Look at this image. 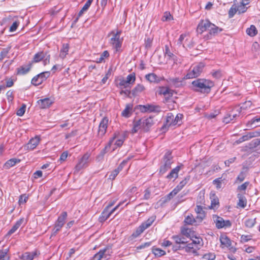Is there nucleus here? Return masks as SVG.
Masks as SVG:
<instances>
[{"label": "nucleus", "mask_w": 260, "mask_h": 260, "mask_svg": "<svg viewBox=\"0 0 260 260\" xmlns=\"http://www.w3.org/2000/svg\"><path fill=\"white\" fill-rule=\"evenodd\" d=\"M169 88L165 87H160L158 90V94H163L164 96H167L169 92Z\"/></svg>", "instance_id": "obj_55"}, {"label": "nucleus", "mask_w": 260, "mask_h": 260, "mask_svg": "<svg viewBox=\"0 0 260 260\" xmlns=\"http://www.w3.org/2000/svg\"><path fill=\"white\" fill-rule=\"evenodd\" d=\"M154 121L152 117H143L139 120L135 119L133 121V127L132 129L133 134L138 132L141 129L142 132L147 133L150 131V128L154 125Z\"/></svg>", "instance_id": "obj_1"}, {"label": "nucleus", "mask_w": 260, "mask_h": 260, "mask_svg": "<svg viewBox=\"0 0 260 260\" xmlns=\"http://www.w3.org/2000/svg\"><path fill=\"white\" fill-rule=\"evenodd\" d=\"M36 255V252H25L21 255V258L22 260H32Z\"/></svg>", "instance_id": "obj_32"}, {"label": "nucleus", "mask_w": 260, "mask_h": 260, "mask_svg": "<svg viewBox=\"0 0 260 260\" xmlns=\"http://www.w3.org/2000/svg\"><path fill=\"white\" fill-rule=\"evenodd\" d=\"M144 231V227L140 225L131 235V239L132 240L139 237Z\"/></svg>", "instance_id": "obj_34"}, {"label": "nucleus", "mask_w": 260, "mask_h": 260, "mask_svg": "<svg viewBox=\"0 0 260 260\" xmlns=\"http://www.w3.org/2000/svg\"><path fill=\"white\" fill-rule=\"evenodd\" d=\"M242 137H243V139H244V140L245 141H247L252 138L255 137V136H254V132H249V133H247V134L243 135L242 136Z\"/></svg>", "instance_id": "obj_58"}, {"label": "nucleus", "mask_w": 260, "mask_h": 260, "mask_svg": "<svg viewBox=\"0 0 260 260\" xmlns=\"http://www.w3.org/2000/svg\"><path fill=\"white\" fill-rule=\"evenodd\" d=\"M53 103V102L49 98L39 100L38 104L41 109L49 108Z\"/></svg>", "instance_id": "obj_16"}, {"label": "nucleus", "mask_w": 260, "mask_h": 260, "mask_svg": "<svg viewBox=\"0 0 260 260\" xmlns=\"http://www.w3.org/2000/svg\"><path fill=\"white\" fill-rule=\"evenodd\" d=\"M153 253L156 256H161L166 254V252L159 248H155L153 250Z\"/></svg>", "instance_id": "obj_51"}, {"label": "nucleus", "mask_w": 260, "mask_h": 260, "mask_svg": "<svg viewBox=\"0 0 260 260\" xmlns=\"http://www.w3.org/2000/svg\"><path fill=\"white\" fill-rule=\"evenodd\" d=\"M223 30L222 28H219L216 26L214 24L211 22L209 28V34L210 35L215 36L219 32Z\"/></svg>", "instance_id": "obj_19"}, {"label": "nucleus", "mask_w": 260, "mask_h": 260, "mask_svg": "<svg viewBox=\"0 0 260 260\" xmlns=\"http://www.w3.org/2000/svg\"><path fill=\"white\" fill-rule=\"evenodd\" d=\"M69 49V45L68 44H63L60 51L59 57L64 59L68 54Z\"/></svg>", "instance_id": "obj_26"}, {"label": "nucleus", "mask_w": 260, "mask_h": 260, "mask_svg": "<svg viewBox=\"0 0 260 260\" xmlns=\"http://www.w3.org/2000/svg\"><path fill=\"white\" fill-rule=\"evenodd\" d=\"M182 165L178 166L172 169L170 173L167 175V178L169 179H176L178 177V173L182 167Z\"/></svg>", "instance_id": "obj_17"}, {"label": "nucleus", "mask_w": 260, "mask_h": 260, "mask_svg": "<svg viewBox=\"0 0 260 260\" xmlns=\"http://www.w3.org/2000/svg\"><path fill=\"white\" fill-rule=\"evenodd\" d=\"M204 194L205 191L204 190H201L199 192L197 197V203L200 204H204V203L205 202Z\"/></svg>", "instance_id": "obj_45"}, {"label": "nucleus", "mask_w": 260, "mask_h": 260, "mask_svg": "<svg viewBox=\"0 0 260 260\" xmlns=\"http://www.w3.org/2000/svg\"><path fill=\"white\" fill-rule=\"evenodd\" d=\"M24 221V218H22L18 220L15 224L13 226L11 229L8 232L7 235L10 236L15 233L17 230L23 222Z\"/></svg>", "instance_id": "obj_21"}, {"label": "nucleus", "mask_w": 260, "mask_h": 260, "mask_svg": "<svg viewBox=\"0 0 260 260\" xmlns=\"http://www.w3.org/2000/svg\"><path fill=\"white\" fill-rule=\"evenodd\" d=\"M108 119L107 117H104L99 124L98 136L102 137L106 133L108 127Z\"/></svg>", "instance_id": "obj_9"}, {"label": "nucleus", "mask_w": 260, "mask_h": 260, "mask_svg": "<svg viewBox=\"0 0 260 260\" xmlns=\"http://www.w3.org/2000/svg\"><path fill=\"white\" fill-rule=\"evenodd\" d=\"M197 221H198V220L196 219V218L195 219L192 215H188L184 220V222L186 224L189 225H192Z\"/></svg>", "instance_id": "obj_41"}, {"label": "nucleus", "mask_w": 260, "mask_h": 260, "mask_svg": "<svg viewBox=\"0 0 260 260\" xmlns=\"http://www.w3.org/2000/svg\"><path fill=\"white\" fill-rule=\"evenodd\" d=\"M19 22L18 21H15L13 23L12 25L10 26L9 31L11 32H13L15 31L19 25Z\"/></svg>", "instance_id": "obj_64"}, {"label": "nucleus", "mask_w": 260, "mask_h": 260, "mask_svg": "<svg viewBox=\"0 0 260 260\" xmlns=\"http://www.w3.org/2000/svg\"><path fill=\"white\" fill-rule=\"evenodd\" d=\"M220 241L221 245L228 247L232 245V241L226 236L221 235L220 237Z\"/></svg>", "instance_id": "obj_27"}, {"label": "nucleus", "mask_w": 260, "mask_h": 260, "mask_svg": "<svg viewBox=\"0 0 260 260\" xmlns=\"http://www.w3.org/2000/svg\"><path fill=\"white\" fill-rule=\"evenodd\" d=\"M185 46L188 48L191 49L194 46V42L192 40L189 41L187 39H186L184 43L183 44V47L185 48Z\"/></svg>", "instance_id": "obj_50"}, {"label": "nucleus", "mask_w": 260, "mask_h": 260, "mask_svg": "<svg viewBox=\"0 0 260 260\" xmlns=\"http://www.w3.org/2000/svg\"><path fill=\"white\" fill-rule=\"evenodd\" d=\"M203 258L206 260H214L215 255L214 253H209L203 255Z\"/></svg>", "instance_id": "obj_57"}, {"label": "nucleus", "mask_w": 260, "mask_h": 260, "mask_svg": "<svg viewBox=\"0 0 260 260\" xmlns=\"http://www.w3.org/2000/svg\"><path fill=\"white\" fill-rule=\"evenodd\" d=\"M151 197V190L149 188H147L144 191V195L143 199L145 200H149Z\"/></svg>", "instance_id": "obj_60"}, {"label": "nucleus", "mask_w": 260, "mask_h": 260, "mask_svg": "<svg viewBox=\"0 0 260 260\" xmlns=\"http://www.w3.org/2000/svg\"><path fill=\"white\" fill-rule=\"evenodd\" d=\"M194 239H191L192 242V243H193V245L196 247L197 249H199L200 248V246H202V244H201V242H202V239L200 238L197 237L194 235Z\"/></svg>", "instance_id": "obj_37"}, {"label": "nucleus", "mask_w": 260, "mask_h": 260, "mask_svg": "<svg viewBox=\"0 0 260 260\" xmlns=\"http://www.w3.org/2000/svg\"><path fill=\"white\" fill-rule=\"evenodd\" d=\"M50 75L49 72H44L35 76L31 80L32 84L39 85L45 80Z\"/></svg>", "instance_id": "obj_6"}, {"label": "nucleus", "mask_w": 260, "mask_h": 260, "mask_svg": "<svg viewBox=\"0 0 260 260\" xmlns=\"http://www.w3.org/2000/svg\"><path fill=\"white\" fill-rule=\"evenodd\" d=\"M183 115L181 114H177V115L176 116L175 118V119L173 120V118H174V116L173 115H171V116H167V123H169V125H171V124H173V125H176L177 124H178L179 125L180 124V123H179L182 118H183Z\"/></svg>", "instance_id": "obj_11"}, {"label": "nucleus", "mask_w": 260, "mask_h": 260, "mask_svg": "<svg viewBox=\"0 0 260 260\" xmlns=\"http://www.w3.org/2000/svg\"><path fill=\"white\" fill-rule=\"evenodd\" d=\"M214 222L216 224V226L218 229L224 228V219L223 218L216 216V219H214Z\"/></svg>", "instance_id": "obj_36"}, {"label": "nucleus", "mask_w": 260, "mask_h": 260, "mask_svg": "<svg viewBox=\"0 0 260 260\" xmlns=\"http://www.w3.org/2000/svg\"><path fill=\"white\" fill-rule=\"evenodd\" d=\"M178 192L174 189L167 196L162 198V202L166 203L170 201Z\"/></svg>", "instance_id": "obj_35"}, {"label": "nucleus", "mask_w": 260, "mask_h": 260, "mask_svg": "<svg viewBox=\"0 0 260 260\" xmlns=\"http://www.w3.org/2000/svg\"><path fill=\"white\" fill-rule=\"evenodd\" d=\"M257 31L255 26L251 25L246 29V33L251 37H254L257 34Z\"/></svg>", "instance_id": "obj_38"}, {"label": "nucleus", "mask_w": 260, "mask_h": 260, "mask_svg": "<svg viewBox=\"0 0 260 260\" xmlns=\"http://www.w3.org/2000/svg\"><path fill=\"white\" fill-rule=\"evenodd\" d=\"M6 96L9 102H12L14 99L13 91L10 90L7 91Z\"/></svg>", "instance_id": "obj_62"}, {"label": "nucleus", "mask_w": 260, "mask_h": 260, "mask_svg": "<svg viewBox=\"0 0 260 260\" xmlns=\"http://www.w3.org/2000/svg\"><path fill=\"white\" fill-rule=\"evenodd\" d=\"M211 74L214 78L217 79L220 78L222 75L220 70L214 71Z\"/></svg>", "instance_id": "obj_63"}, {"label": "nucleus", "mask_w": 260, "mask_h": 260, "mask_svg": "<svg viewBox=\"0 0 260 260\" xmlns=\"http://www.w3.org/2000/svg\"><path fill=\"white\" fill-rule=\"evenodd\" d=\"M238 12L239 14L243 13L245 12L247 10V7H246L245 5H244L242 3H240V5L237 6Z\"/></svg>", "instance_id": "obj_49"}, {"label": "nucleus", "mask_w": 260, "mask_h": 260, "mask_svg": "<svg viewBox=\"0 0 260 260\" xmlns=\"http://www.w3.org/2000/svg\"><path fill=\"white\" fill-rule=\"evenodd\" d=\"M165 55L168 57V59L169 60H175L176 58V56L170 51L168 45H165Z\"/></svg>", "instance_id": "obj_33"}, {"label": "nucleus", "mask_w": 260, "mask_h": 260, "mask_svg": "<svg viewBox=\"0 0 260 260\" xmlns=\"http://www.w3.org/2000/svg\"><path fill=\"white\" fill-rule=\"evenodd\" d=\"M138 109L142 113L159 112L160 111L159 106L152 104L140 105L138 106Z\"/></svg>", "instance_id": "obj_5"}, {"label": "nucleus", "mask_w": 260, "mask_h": 260, "mask_svg": "<svg viewBox=\"0 0 260 260\" xmlns=\"http://www.w3.org/2000/svg\"><path fill=\"white\" fill-rule=\"evenodd\" d=\"M126 82L129 84H133L136 80V77L135 73H132L129 74L127 77L126 79H125Z\"/></svg>", "instance_id": "obj_48"}, {"label": "nucleus", "mask_w": 260, "mask_h": 260, "mask_svg": "<svg viewBox=\"0 0 260 260\" xmlns=\"http://www.w3.org/2000/svg\"><path fill=\"white\" fill-rule=\"evenodd\" d=\"M20 160L17 158H11L7 161L4 165V168L6 169H9L11 167L19 162Z\"/></svg>", "instance_id": "obj_24"}, {"label": "nucleus", "mask_w": 260, "mask_h": 260, "mask_svg": "<svg viewBox=\"0 0 260 260\" xmlns=\"http://www.w3.org/2000/svg\"><path fill=\"white\" fill-rule=\"evenodd\" d=\"M195 211L198 214L196 217V219L198 222H201L205 217V213L203 209L202 206L201 205H197L195 208Z\"/></svg>", "instance_id": "obj_15"}, {"label": "nucleus", "mask_w": 260, "mask_h": 260, "mask_svg": "<svg viewBox=\"0 0 260 260\" xmlns=\"http://www.w3.org/2000/svg\"><path fill=\"white\" fill-rule=\"evenodd\" d=\"M205 64L203 62H200L190 68L184 78L192 79L199 76L203 71Z\"/></svg>", "instance_id": "obj_4"}, {"label": "nucleus", "mask_w": 260, "mask_h": 260, "mask_svg": "<svg viewBox=\"0 0 260 260\" xmlns=\"http://www.w3.org/2000/svg\"><path fill=\"white\" fill-rule=\"evenodd\" d=\"M40 141V137L38 136H36L29 141L28 143L26 144L25 147H26L28 149L33 150L39 144Z\"/></svg>", "instance_id": "obj_13"}, {"label": "nucleus", "mask_w": 260, "mask_h": 260, "mask_svg": "<svg viewBox=\"0 0 260 260\" xmlns=\"http://www.w3.org/2000/svg\"><path fill=\"white\" fill-rule=\"evenodd\" d=\"M191 84L195 91L204 93H209L211 88L214 85L213 81L204 78L197 79L193 81Z\"/></svg>", "instance_id": "obj_2"}, {"label": "nucleus", "mask_w": 260, "mask_h": 260, "mask_svg": "<svg viewBox=\"0 0 260 260\" xmlns=\"http://www.w3.org/2000/svg\"><path fill=\"white\" fill-rule=\"evenodd\" d=\"M238 197L239 198V202L238 203V205L244 208L246 206V200L245 198L240 194H238Z\"/></svg>", "instance_id": "obj_40"}, {"label": "nucleus", "mask_w": 260, "mask_h": 260, "mask_svg": "<svg viewBox=\"0 0 260 260\" xmlns=\"http://www.w3.org/2000/svg\"><path fill=\"white\" fill-rule=\"evenodd\" d=\"M67 217V213L66 212H62L61 215L58 217L57 220L59 222H61L63 224L64 223V220Z\"/></svg>", "instance_id": "obj_56"}, {"label": "nucleus", "mask_w": 260, "mask_h": 260, "mask_svg": "<svg viewBox=\"0 0 260 260\" xmlns=\"http://www.w3.org/2000/svg\"><path fill=\"white\" fill-rule=\"evenodd\" d=\"M238 12L237 6L235 4H234L230 8L229 11V18H232L235 14L236 13V12Z\"/></svg>", "instance_id": "obj_46"}, {"label": "nucleus", "mask_w": 260, "mask_h": 260, "mask_svg": "<svg viewBox=\"0 0 260 260\" xmlns=\"http://www.w3.org/2000/svg\"><path fill=\"white\" fill-rule=\"evenodd\" d=\"M162 164L160 166L159 168V173L163 174L165 173L171 167V165L173 164V156L172 152L168 151L164 155L162 158Z\"/></svg>", "instance_id": "obj_3"}, {"label": "nucleus", "mask_w": 260, "mask_h": 260, "mask_svg": "<svg viewBox=\"0 0 260 260\" xmlns=\"http://www.w3.org/2000/svg\"><path fill=\"white\" fill-rule=\"evenodd\" d=\"M110 213H109L108 208H105L102 212L101 215L99 217V221L101 222L105 221L110 216Z\"/></svg>", "instance_id": "obj_29"}, {"label": "nucleus", "mask_w": 260, "mask_h": 260, "mask_svg": "<svg viewBox=\"0 0 260 260\" xmlns=\"http://www.w3.org/2000/svg\"><path fill=\"white\" fill-rule=\"evenodd\" d=\"M167 82L171 87H179L182 85V80L179 78H169Z\"/></svg>", "instance_id": "obj_14"}, {"label": "nucleus", "mask_w": 260, "mask_h": 260, "mask_svg": "<svg viewBox=\"0 0 260 260\" xmlns=\"http://www.w3.org/2000/svg\"><path fill=\"white\" fill-rule=\"evenodd\" d=\"M118 85L123 88H127L129 86V84L126 82V81L124 79H120L119 83H118Z\"/></svg>", "instance_id": "obj_59"}, {"label": "nucleus", "mask_w": 260, "mask_h": 260, "mask_svg": "<svg viewBox=\"0 0 260 260\" xmlns=\"http://www.w3.org/2000/svg\"><path fill=\"white\" fill-rule=\"evenodd\" d=\"M181 233L183 235L185 236L187 238H190V239L194 238L195 235L194 232L192 231L190 229L183 227L181 229Z\"/></svg>", "instance_id": "obj_20"}, {"label": "nucleus", "mask_w": 260, "mask_h": 260, "mask_svg": "<svg viewBox=\"0 0 260 260\" xmlns=\"http://www.w3.org/2000/svg\"><path fill=\"white\" fill-rule=\"evenodd\" d=\"M90 156V154L88 152L83 155L82 157L80 159L79 162L75 167L76 171H79L80 170L86 166V165L87 164Z\"/></svg>", "instance_id": "obj_8"}, {"label": "nucleus", "mask_w": 260, "mask_h": 260, "mask_svg": "<svg viewBox=\"0 0 260 260\" xmlns=\"http://www.w3.org/2000/svg\"><path fill=\"white\" fill-rule=\"evenodd\" d=\"M184 249L186 252H191L196 255H197V249L193 245V243H190L187 245H184Z\"/></svg>", "instance_id": "obj_22"}, {"label": "nucleus", "mask_w": 260, "mask_h": 260, "mask_svg": "<svg viewBox=\"0 0 260 260\" xmlns=\"http://www.w3.org/2000/svg\"><path fill=\"white\" fill-rule=\"evenodd\" d=\"M26 109V105L22 104V106L17 110L16 114L19 116H22L24 115Z\"/></svg>", "instance_id": "obj_53"}, {"label": "nucleus", "mask_w": 260, "mask_h": 260, "mask_svg": "<svg viewBox=\"0 0 260 260\" xmlns=\"http://www.w3.org/2000/svg\"><path fill=\"white\" fill-rule=\"evenodd\" d=\"M156 216H152L149 217L146 221L142 223L141 225L144 227V230L150 227L153 222L155 220Z\"/></svg>", "instance_id": "obj_30"}, {"label": "nucleus", "mask_w": 260, "mask_h": 260, "mask_svg": "<svg viewBox=\"0 0 260 260\" xmlns=\"http://www.w3.org/2000/svg\"><path fill=\"white\" fill-rule=\"evenodd\" d=\"M119 174V172L118 170H116V169L114 170L110 174V175L109 176L108 179L111 180H113L115 179L116 177L117 176V175Z\"/></svg>", "instance_id": "obj_61"}, {"label": "nucleus", "mask_w": 260, "mask_h": 260, "mask_svg": "<svg viewBox=\"0 0 260 260\" xmlns=\"http://www.w3.org/2000/svg\"><path fill=\"white\" fill-rule=\"evenodd\" d=\"M145 87L142 84H138L132 90V94L134 96L138 95L141 92L145 90Z\"/></svg>", "instance_id": "obj_25"}, {"label": "nucleus", "mask_w": 260, "mask_h": 260, "mask_svg": "<svg viewBox=\"0 0 260 260\" xmlns=\"http://www.w3.org/2000/svg\"><path fill=\"white\" fill-rule=\"evenodd\" d=\"M189 179L190 176H188L186 177L184 180L179 183V184L174 188V189L176 190L177 192H178L187 183Z\"/></svg>", "instance_id": "obj_31"}, {"label": "nucleus", "mask_w": 260, "mask_h": 260, "mask_svg": "<svg viewBox=\"0 0 260 260\" xmlns=\"http://www.w3.org/2000/svg\"><path fill=\"white\" fill-rule=\"evenodd\" d=\"M131 109L132 106L129 104L126 105L125 108L122 112V115L125 117H128L129 116V113Z\"/></svg>", "instance_id": "obj_47"}, {"label": "nucleus", "mask_w": 260, "mask_h": 260, "mask_svg": "<svg viewBox=\"0 0 260 260\" xmlns=\"http://www.w3.org/2000/svg\"><path fill=\"white\" fill-rule=\"evenodd\" d=\"M255 219H248L245 221V225L247 228H252L255 223Z\"/></svg>", "instance_id": "obj_52"}, {"label": "nucleus", "mask_w": 260, "mask_h": 260, "mask_svg": "<svg viewBox=\"0 0 260 260\" xmlns=\"http://www.w3.org/2000/svg\"><path fill=\"white\" fill-rule=\"evenodd\" d=\"M105 250H101L98 253L95 254L92 258V260H102L104 254H105Z\"/></svg>", "instance_id": "obj_42"}, {"label": "nucleus", "mask_w": 260, "mask_h": 260, "mask_svg": "<svg viewBox=\"0 0 260 260\" xmlns=\"http://www.w3.org/2000/svg\"><path fill=\"white\" fill-rule=\"evenodd\" d=\"M116 138V134H115L114 136L109 140L108 144L102 149L100 154L96 156V160L98 161H100L104 159V155L108 152L111 145Z\"/></svg>", "instance_id": "obj_7"}, {"label": "nucleus", "mask_w": 260, "mask_h": 260, "mask_svg": "<svg viewBox=\"0 0 260 260\" xmlns=\"http://www.w3.org/2000/svg\"><path fill=\"white\" fill-rule=\"evenodd\" d=\"M121 33V30H117L116 32L114 30H112L108 34V36H112V37L110 39H114V40H117L120 39Z\"/></svg>", "instance_id": "obj_44"}, {"label": "nucleus", "mask_w": 260, "mask_h": 260, "mask_svg": "<svg viewBox=\"0 0 260 260\" xmlns=\"http://www.w3.org/2000/svg\"><path fill=\"white\" fill-rule=\"evenodd\" d=\"M145 79L151 83H158L164 80V77H158L154 73H149L145 75Z\"/></svg>", "instance_id": "obj_12"}, {"label": "nucleus", "mask_w": 260, "mask_h": 260, "mask_svg": "<svg viewBox=\"0 0 260 260\" xmlns=\"http://www.w3.org/2000/svg\"><path fill=\"white\" fill-rule=\"evenodd\" d=\"M122 39L114 40L110 39L109 43L112 45L113 48L115 49L116 51H119L121 47Z\"/></svg>", "instance_id": "obj_18"}, {"label": "nucleus", "mask_w": 260, "mask_h": 260, "mask_svg": "<svg viewBox=\"0 0 260 260\" xmlns=\"http://www.w3.org/2000/svg\"><path fill=\"white\" fill-rule=\"evenodd\" d=\"M31 63H29L26 67L21 66V67L18 68L17 70V74L24 75L28 73L30 68H31Z\"/></svg>", "instance_id": "obj_28"}, {"label": "nucleus", "mask_w": 260, "mask_h": 260, "mask_svg": "<svg viewBox=\"0 0 260 260\" xmlns=\"http://www.w3.org/2000/svg\"><path fill=\"white\" fill-rule=\"evenodd\" d=\"M172 238L175 241L177 244H186L187 242L186 241H182L181 237L178 235L173 236Z\"/></svg>", "instance_id": "obj_43"}, {"label": "nucleus", "mask_w": 260, "mask_h": 260, "mask_svg": "<svg viewBox=\"0 0 260 260\" xmlns=\"http://www.w3.org/2000/svg\"><path fill=\"white\" fill-rule=\"evenodd\" d=\"M45 57V55L43 51L38 52L34 55L33 59L30 63H31L32 64L33 63L38 62L44 59Z\"/></svg>", "instance_id": "obj_23"}, {"label": "nucleus", "mask_w": 260, "mask_h": 260, "mask_svg": "<svg viewBox=\"0 0 260 260\" xmlns=\"http://www.w3.org/2000/svg\"><path fill=\"white\" fill-rule=\"evenodd\" d=\"M210 23L211 22L208 20H201L198 25L197 32L201 34L207 30H209Z\"/></svg>", "instance_id": "obj_10"}, {"label": "nucleus", "mask_w": 260, "mask_h": 260, "mask_svg": "<svg viewBox=\"0 0 260 260\" xmlns=\"http://www.w3.org/2000/svg\"><path fill=\"white\" fill-rule=\"evenodd\" d=\"M260 122V117L257 116L253 118L250 121L247 123V126L250 127H255L258 126V125H255V122Z\"/></svg>", "instance_id": "obj_39"}, {"label": "nucleus", "mask_w": 260, "mask_h": 260, "mask_svg": "<svg viewBox=\"0 0 260 260\" xmlns=\"http://www.w3.org/2000/svg\"><path fill=\"white\" fill-rule=\"evenodd\" d=\"M109 56V53L108 51H104L102 54L101 55L100 57L98 59L97 62L100 63L102 62L105 58L108 57Z\"/></svg>", "instance_id": "obj_54"}]
</instances>
